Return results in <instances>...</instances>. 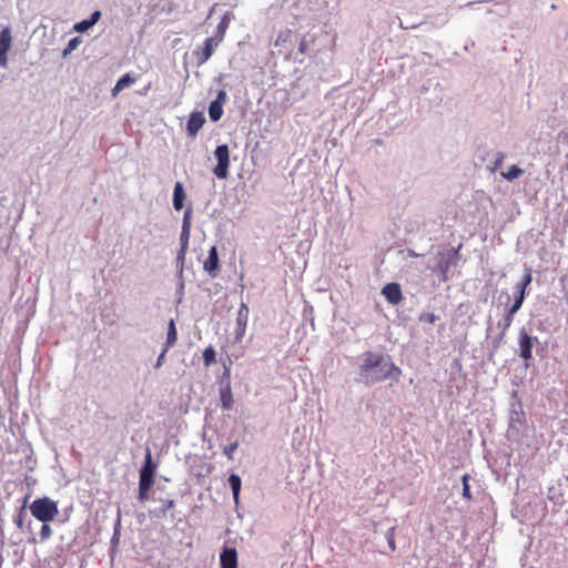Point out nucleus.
I'll use <instances>...</instances> for the list:
<instances>
[{"mask_svg":"<svg viewBox=\"0 0 568 568\" xmlns=\"http://www.w3.org/2000/svg\"><path fill=\"white\" fill-rule=\"evenodd\" d=\"M384 357L373 352L364 353L363 364L359 366V376L366 385H372L387 378L398 381L402 369L393 362L384 364Z\"/></svg>","mask_w":568,"mask_h":568,"instance_id":"obj_1","label":"nucleus"},{"mask_svg":"<svg viewBox=\"0 0 568 568\" xmlns=\"http://www.w3.org/2000/svg\"><path fill=\"white\" fill-rule=\"evenodd\" d=\"M31 515L41 523H50L59 515L58 503L50 497L34 499L30 505Z\"/></svg>","mask_w":568,"mask_h":568,"instance_id":"obj_2","label":"nucleus"},{"mask_svg":"<svg viewBox=\"0 0 568 568\" xmlns=\"http://www.w3.org/2000/svg\"><path fill=\"white\" fill-rule=\"evenodd\" d=\"M214 156L217 164L213 169V173L221 180L227 179L230 168V149L227 144L217 145L214 151Z\"/></svg>","mask_w":568,"mask_h":568,"instance_id":"obj_3","label":"nucleus"},{"mask_svg":"<svg viewBox=\"0 0 568 568\" xmlns=\"http://www.w3.org/2000/svg\"><path fill=\"white\" fill-rule=\"evenodd\" d=\"M537 337L530 336L525 328H521L518 334L519 356L529 361L532 358V347Z\"/></svg>","mask_w":568,"mask_h":568,"instance_id":"obj_4","label":"nucleus"},{"mask_svg":"<svg viewBox=\"0 0 568 568\" xmlns=\"http://www.w3.org/2000/svg\"><path fill=\"white\" fill-rule=\"evenodd\" d=\"M190 217H191V210H186V212L184 213V216H183L182 232H181V236H180L181 247H180V251L178 252V260L182 261V262L185 258V254H186L187 246H189L190 234H191Z\"/></svg>","mask_w":568,"mask_h":568,"instance_id":"obj_5","label":"nucleus"},{"mask_svg":"<svg viewBox=\"0 0 568 568\" xmlns=\"http://www.w3.org/2000/svg\"><path fill=\"white\" fill-rule=\"evenodd\" d=\"M155 477V465L152 463L151 453L148 452L145 456V463L140 470L139 485L144 487H152Z\"/></svg>","mask_w":568,"mask_h":568,"instance_id":"obj_6","label":"nucleus"},{"mask_svg":"<svg viewBox=\"0 0 568 568\" xmlns=\"http://www.w3.org/2000/svg\"><path fill=\"white\" fill-rule=\"evenodd\" d=\"M222 40V37L220 39L214 38H207L204 41V47L196 49L193 54L196 58L197 65L204 64L213 54L215 48L219 45L220 41Z\"/></svg>","mask_w":568,"mask_h":568,"instance_id":"obj_7","label":"nucleus"},{"mask_svg":"<svg viewBox=\"0 0 568 568\" xmlns=\"http://www.w3.org/2000/svg\"><path fill=\"white\" fill-rule=\"evenodd\" d=\"M12 45V37L9 28H4L0 31V67H8V51Z\"/></svg>","mask_w":568,"mask_h":568,"instance_id":"obj_8","label":"nucleus"},{"mask_svg":"<svg viewBox=\"0 0 568 568\" xmlns=\"http://www.w3.org/2000/svg\"><path fill=\"white\" fill-rule=\"evenodd\" d=\"M226 102V93L221 90L214 101L210 103L209 115L214 122L219 121L223 115V104Z\"/></svg>","mask_w":568,"mask_h":568,"instance_id":"obj_9","label":"nucleus"},{"mask_svg":"<svg viewBox=\"0 0 568 568\" xmlns=\"http://www.w3.org/2000/svg\"><path fill=\"white\" fill-rule=\"evenodd\" d=\"M382 294L392 305H398L403 300L402 288L398 283L386 284L382 290Z\"/></svg>","mask_w":568,"mask_h":568,"instance_id":"obj_10","label":"nucleus"},{"mask_svg":"<svg viewBox=\"0 0 568 568\" xmlns=\"http://www.w3.org/2000/svg\"><path fill=\"white\" fill-rule=\"evenodd\" d=\"M205 123L202 112H192L186 124V132L190 138H195Z\"/></svg>","mask_w":568,"mask_h":568,"instance_id":"obj_11","label":"nucleus"},{"mask_svg":"<svg viewBox=\"0 0 568 568\" xmlns=\"http://www.w3.org/2000/svg\"><path fill=\"white\" fill-rule=\"evenodd\" d=\"M248 306L245 303H242L236 317V336L241 338L246 329L247 321H248Z\"/></svg>","mask_w":568,"mask_h":568,"instance_id":"obj_12","label":"nucleus"},{"mask_svg":"<svg viewBox=\"0 0 568 568\" xmlns=\"http://www.w3.org/2000/svg\"><path fill=\"white\" fill-rule=\"evenodd\" d=\"M439 255V262L433 268L434 273L440 274L442 281L446 282L448 280V272L450 268V256L447 252H442Z\"/></svg>","mask_w":568,"mask_h":568,"instance_id":"obj_13","label":"nucleus"},{"mask_svg":"<svg viewBox=\"0 0 568 568\" xmlns=\"http://www.w3.org/2000/svg\"><path fill=\"white\" fill-rule=\"evenodd\" d=\"M221 568H237V551L235 548H224L220 556Z\"/></svg>","mask_w":568,"mask_h":568,"instance_id":"obj_14","label":"nucleus"},{"mask_svg":"<svg viewBox=\"0 0 568 568\" xmlns=\"http://www.w3.org/2000/svg\"><path fill=\"white\" fill-rule=\"evenodd\" d=\"M219 267V254L217 248L215 246H212L209 251V256L206 261L204 262L203 268L211 276L216 275V271Z\"/></svg>","mask_w":568,"mask_h":568,"instance_id":"obj_15","label":"nucleus"},{"mask_svg":"<svg viewBox=\"0 0 568 568\" xmlns=\"http://www.w3.org/2000/svg\"><path fill=\"white\" fill-rule=\"evenodd\" d=\"M101 18V12L99 10L94 11L89 19H84L74 24V30L77 32H85L92 26H94Z\"/></svg>","mask_w":568,"mask_h":568,"instance_id":"obj_16","label":"nucleus"},{"mask_svg":"<svg viewBox=\"0 0 568 568\" xmlns=\"http://www.w3.org/2000/svg\"><path fill=\"white\" fill-rule=\"evenodd\" d=\"M185 193L181 182H176L173 190V206L176 211H181L184 206Z\"/></svg>","mask_w":568,"mask_h":568,"instance_id":"obj_17","label":"nucleus"},{"mask_svg":"<svg viewBox=\"0 0 568 568\" xmlns=\"http://www.w3.org/2000/svg\"><path fill=\"white\" fill-rule=\"evenodd\" d=\"M136 81L135 78L131 77L130 73L123 74L115 83L114 88L112 89V95L116 97L120 91L123 89L130 87Z\"/></svg>","mask_w":568,"mask_h":568,"instance_id":"obj_18","label":"nucleus"},{"mask_svg":"<svg viewBox=\"0 0 568 568\" xmlns=\"http://www.w3.org/2000/svg\"><path fill=\"white\" fill-rule=\"evenodd\" d=\"M178 339V332L175 327L174 320H170L169 326H168V334H166V343L164 347V352H168L169 348H171Z\"/></svg>","mask_w":568,"mask_h":568,"instance_id":"obj_19","label":"nucleus"},{"mask_svg":"<svg viewBox=\"0 0 568 568\" xmlns=\"http://www.w3.org/2000/svg\"><path fill=\"white\" fill-rule=\"evenodd\" d=\"M229 484L231 486L234 500H235V503H237L239 501V496H240V490H241V478H240V476H237L235 474H232L229 477Z\"/></svg>","mask_w":568,"mask_h":568,"instance_id":"obj_20","label":"nucleus"},{"mask_svg":"<svg viewBox=\"0 0 568 568\" xmlns=\"http://www.w3.org/2000/svg\"><path fill=\"white\" fill-rule=\"evenodd\" d=\"M221 403L224 409H231L233 406V395L230 387L221 390Z\"/></svg>","mask_w":568,"mask_h":568,"instance_id":"obj_21","label":"nucleus"},{"mask_svg":"<svg viewBox=\"0 0 568 568\" xmlns=\"http://www.w3.org/2000/svg\"><path fill=\"white\" fill-rule=\"evenodd\" d=\"M203 362L205 367H210L216 362V353L213 346H209L203 351Z\"/></svg>","mask_w":568,"mask_h":568,"instance_id":"obj_22","label":"nucleus"},{"mask_svg":"<svg viewBox=\"0 0 568 568\" xmlns=\"http://www.w3.org/2000/svg\"><path fill=\"white\" fill-rule=\"evenodd\" d=\"M291 38H292V30H290V29L282 30L278 32V34L274 41V45L275 47L283 45L286 42H290Z\"/></svg>","mask_w":568,"mask_h":568,"instance_id":"obj_23","label":"nucleus"},{"mask_svg":"<svg viewBox=\"0 0 568 568\" xmlns=\"http://www.w3.org/2000/svg\"><path fill=\"white\" fill-rule=\"evenodd\" d=\"M523 174V170L517 165H511L507 172H501V176L508 181L518 179Z\"/></svg>","mask_w":568,"mask_h":568,"instance_id":"obj_24","label":"nucleus"},{"mask_svg":"<svg viewBox=\"0 0 568 568\" xmlns=\"http://www.w3.org/2000/svg\"><path fill=\"white\" fill-rule=\"evenodd\" d=\"M52 536V528L49 525V523H42L41 529H40V540L45 541Z\"/></svg>","mask_w":568,"mask_h":568,"instance_id":"obj_25","label":"nucleus"},{"mask_svg":"<svg viewBox=\"0 0 568 568\" xmlns=\"http://www.w3.org/2000/svg\"><path fill=\"white\" fill-rule=\"evenodd\" d=\"M469 478H470V476L468 474H465L462 478V480H463V497L468 500L471 499L470 488L468 485Z\"/></svg>","mask_w":568,"mask_h":568,"instance_id":"obj_26","label":"nucleus"},{"mask_svg":"<svg viewBox=\"0 0 568 568\" xmlns=\"http://www.w3.org/2000/svg\"><path fill=\"white\" fill-rule=\"evenodd\" d=\"M515 313H510L508 310L506 316L504 317L503 324H500L503 328V334L510 327L513 321H514Z\"/></svg>","mask_w":568,"mask_h":568,"instance_id":"obj_27","label":"nucleus"},{"mask_svg":"<svg viewBox=\"0 0 568 568\" xmlns=\"http://www.w3.org/2000/svg\"><path fill=\"white\" fill-rule=\"evenodd\" d=\"M437 316L434 314V313H422L419 315V321L420 322H426V323H429V324H434L436 321H437Z\"/></svg>","mask_w":568,"mask_h":568,"instance_id":"obj_28","label":"nucleus"},{"mask_svg":"<svg viewBox=\"0 0 568 568\" xmlns=\"http://www.w3.org/2000/svg\"><path fill=\"white\" fill-rule=\"evenodd\" d=\"M239 444L233 443L224 447L223 453L229 459H233V455L235 450L237 449Z\"/></svg>","mask_w":568,"mask_h":568,"instance_id":"obj_29","label":"nucleus"},{"mask_svg":"<svg viewBox=\"0 0 568 568\" xmlns=\"http://www.w3.org/2000/svg\"><path fill=\"white\" fill-rule=\"evenodd\" d=\"M505 155L503 153H498L496 160L494 161L493 165L490 166V171L495 172L497 171L503 162H504Z\"/></svg>","mask_w":568,"mask_h":568,"instance_id":"obj_30","label":"nucleus"},{"mask_svg":"<svg viewBox=\"0 0 568 568\" xmlns=\"http://www.w3.org/2000/svg\"><path fill=\"white\" fill-rule=\"evenodd\" d=\"M151 487H144L139 485V499L145 501L149 499V491Z\"/></svg>","mask_w":568,"mask_h":568,"instance_id":"obj_31","label":"nucleus"},{"mask_svg":"<svg viewBox=\"0 0 568 568\" xmlns=\"http://www.w3.org/2000/svg\"><path fill=\"white\" fill-rule=\"evenodd\" d=\"M515 296L517 297H520V298H524L525 300V295H526V288L527 287H524L523 284L519 282L515 285Z\"/></svg>","mask_w":568,"mask_h":568,"instance_id":"obj_32","label":"nucleus"},{"mask_svg":"<svg viewBox=\"0 0 568 568\" xmlns=\"http://www.w3.org/2000/svg\"><path fill=\"white\" fill-rule=\"evenodd\" d=\"M523 302H524V298L515 296V302H514V304L509 308L510 313H515L516 314L518 312V310L521 307Z\"/></svg>","mask_w":568,"mask_h":568,"instance_id":"obj_33","label":"nucleus"},{"mask_svg":"<svg viewBox=\"0 0 568 568\" xmlns=\"http://www.w3.org/2000/svg\"><path fill=\"white\" fill-rule=\"evenodd\" d=\"M23 517H24V507H22L17 516V518L14 519V524L16 526L21 529L23 527Z\"/></svg>","mask_w":568,"mask_h":568,"instance_id":"obj_34","label":"nucleus"},{"mask_svg":"<svg viewBox=\"0 0 568 568\" xmlns=\"http://www.w3.org/2000/svg\"><path fill=\"white\" fill-rule=\"evenodd\" d=\"M79 42H80L79 38L71 39L68 43L67 49L64 50V54L74 50L78 47Z\"/></svg>","mask_w":568,"mask_h":568,"instance_id":"obj_35","label":"nucleus"},{"mask_svg":"<svg viewBox=\"0 0 568 568\" xmlns=\"http://www.w3.org/2000/svg\"><path fill=\"white\" fill-rule=\"evenodd\" d=\"M531 281H532L531 272H530V270H527V272L524 275L520 283L523 284L524 287H527L531 283Z\"/></svg>","mask_w":568,"mask_h":568,"instance_id":"obj_36","label":"nucleus"},{"mask_svg":"<svg viewBox=\"0 0 568 568\" xmlns=\"http://www.w3.org/2000/svg\"><path fill=\"white\" fill-rule=\"evenodd\" d=\"M163 504H164V508L162 510L163 515H165L166 511H169L170 509H172L175 506V503L173 499H165V500H163Z\"/></svg>","mask_w":568,"mask_h":568,"instance_id":"obj_37","label":"nucleus"},{"mask_svg":"<svg viewBox=\"0 0 568 568\" xmlns=\"http://www.w3.org/2000/svg\"><path fill=\"white\" fill-rule=\"evenodd\" d=\"M298 51L304 54L306 53L307 51V42L305 39H302L301 43H300V47H298Z\"/></svg>","mask_w":568,"mask_h":568,"instance_id":"obj_38","label":"nucleus"},{"mask_svg":"<svg viewBox=\"0 0 568 568\" xmlns=\"http://www.w3.org/2000/svg\"><path fill=\"white\" fill-rule=\"evenodd\" d=\"M388 546L389 548L394 551L396 549V544H395V539H394V534L390 532L389 536H388Z\"/></svg>","mask_w":568,"mask_h":568,"instance_id":"obj_39","label":"nucleus"},{"mask_svg":"<svg viewBox=\"0 0 568 568\" xmlns=\"http://www.w3.org/2000/svg\"><path fill=\"white\" fill-rule=\"evenodd\" d=\"M165 354H166V352H164V349H163L162 353L160 354V356L158 357L155 367H160L162 365V363L164 361V357H165Z\"/></svg>","mask_w":568,"mask_h":568,"instance_id":"obj_40","label":"nucleus"},{"mask_svg":"<svg viewBox=\"0 0 568 568\" xmlns=\"http://www.w3.org/2000/svg\"><path fill=\"white\" fill-rule=\"evenodd\" d=\"M560 283L564 288H566L568 286V274L560 277Z\"/></svg>","mask_w":568,"mask_h":568,"instance_id":"obj_41","label":"nucleus"},{"mask_svg":"<svg viewBox=\"0 0 568 568\" xmlns=\"http://www.w3.org/2000/svg\"><path fill=\"white\" fill-rule=\"evenodd\" d=\"M407 255L409 257H418L419 256V254L416 253L414 250H407Z\"/></svg>","mask_w":568,"mask_h":568,"instance_id":"obj_42","label":"nucleus"},{"mask_svg":"<svg viewBox=\"0 0 568 568\" xmlns=\"http://www.w3.org/2000/svg\"><path fill=\"white\" fill-rule=\"evenodd\" d=\"M29 541L34 544L36 542V538H31Z\"/></svg>","mask_w":568,"mask_h":568,"instance_id":"obj_43","label":"nucleus"}]
</instances>
